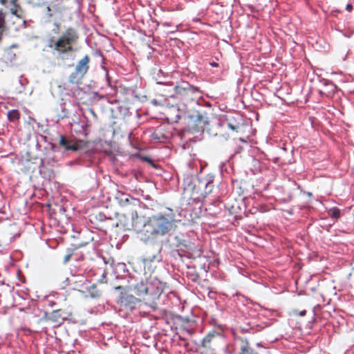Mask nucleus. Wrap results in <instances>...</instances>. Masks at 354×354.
<instances>
[{"label": "nucleus", "mask_w": 354, "mask_h": 354, "mask_svg": "<svg viewBox=\"0 0 354 354\" xmlns=\"http://www.w3.org/2000/svg\"><path fill=\"white\" fill-rule=\"evenodd\" d=\"M132 290L151 308H156V301L159 299L163 290L161 281L156 277L150 276L141 279L132 286Z\"/></svg>", "instance_id": "1"}, {"label": "nucleus", "mask_w": 354, "mask_h": 354, "mask_svg": "<svg viewBox=\"0 0 354 354\" xmlns=\"http://www.w3.org/2000/svg\"><path fill=\"white\" fill-rule=\"evenodd\" d=\"M214 176L208 174L203 178H196L193 174H185L183 185L184 189L192 192L194 201L200 203L212 193L214 185Z\"/></svg>", "instance_id": "2"}, {"label": "nucleus", "mask_w": 354, "mask_h": 354, "mask_svg": "<svg viewBox=\"0 0 354 354\" xmlns=\"http://www.w3.org/2000/svg\"><path fill=\"white\" fill-rule=\"evenodd\" d=\"M175 221L173 209L166 207L163 211L150 216L144 225L143 230L149 236H163L169 232Z\"/></svg>", "instance_id": "3"}, {"label": "nucleus", "mask_w": 354, "mask_h": 354, "mask_svg": "<svg viewBox=\"0 0 354 354\" xmlns=\"http://www.w3.org/2000/svg\"><path fill=\"white\" fill-rule=\"evenodd\" d=\"M174 97L181 101L185 106L194 102L198 104V100L202 97V91L188 82L178 83L174 87Z\"/></svg>", "instance_id": "4"}, {"label": "nucleus", "mask_w": 354, "mask_h": 354, "mask_svg": "<svg viewBox=\"0 0 354 354\" xmlns=\"http://www.w3.org/2000/svg\"><path fill=\"white\" fill-rule=\"evenodd\" d=\"M78 35L73 28H68L55 41V51L58 56L73 51V44L77 41Z\"/></svg>", "instance_id": "5"}, {"label": "nucleus", "mask_w": 354, "mask_h": 354, "mask_svg": "<svg viewBox=\"0 0 354 354\" xmlns=\"http://www.w3.org/2000/svg\"><path fill=\"white\" fill-rule=\"evenodd\" d=\"M242 118L238 113L221 115L218 118L216 126L220 129H229L238 132L241 127Z\"/></svg>", "instance_id": "6"}, {"label": "nucleus", "mask_w": 354, "mask_h": 354, "mask_svg": "<svg viewBox=\"0 0 354 354\" xmlns=\"http://www.w3.org/2000/svg\"><path fill=\"white\" fill-rule=\"evenodd\" d=\"M115 289L118 290H123L124 288L119 286L115 287ZM140 302V299L136 298L133 295L127 294L123 291L120 292V298L118 301L121 310H125L127 313H132L138 308Z\"/></svg>", "instance_id": "7"}, {"label": "nucleus", "mask_w": 354, "mask_h": 354, "mask_svg": "<svg viewBox=\"0 0 354 354\" xmlns=\"http://www.w3.org/2000/svg\"><path fill=\"white\" fill-rule=\"evenodd\" d=\"M90 57L88 55L84 56L77 64L75 71L69 76V82L72 84H77L89 69Z\"/></svg>", "instance_id": "8"}, {"label": "nucleus", "mask_w": 354, "mask_h": 354, "mask_svg": "<svg viewBox=\"0 0 354 354\" xmlns=\"http://www.w3.org/2000/svg\"><path fill=\"white\" fill-rule=\"evenodd\" d=\"M115 200L118 203L124 207H145V205L143 204L138 198L131 196L129 194L118 191L115 196Z\"/></svg>", "instance_id": "9"}, {"label": "nucleus", "mask_w": 354, "mask_h": 354, "mask_svg": "<svg viewBox=\"0 0 354 354\" xmlns=\"http://www.w3.org/2000/svg\"><path fill=\"white\" fill-rule=\"evenodd\" d=\"M59 147L66 151H77L81 147L78 142L63 135L59 136Z\"/></svg>", "instance_id": "10"}, {"label": "nucleus", "mask_w": 354, "mask_h": 354, "mask_svg": "<svg viewBox=\"0 0 354 354\" xmlns=\"http://www.w3.org/2000/svg\"><path fill=\"white\" fill-rule=\"evenodd\" d=\"M165 126L157 127L151 133V139L158 142H166L169 141L171 138V133L169 131L165 132Z\"/></svg>", "instance_id": "11"}, {"label": "nucleus", "mask_w": 354, "mask_h": 354, "mask_svg": "<svg viewBox=\"0 0 354 354\" xmlns=\"http://www.w3.org/2000/svg\"><path fill=\"white\" fill-rule=\"evenodd\" d=\"M322 82L324 88L322 90L319 91L320 95H325L328 97H332L337 89V86L332 82L327 80H323Z\"/></svg>", "instance_id": "12"}, {"label": "nucleus", "mask_w": 354, "mask_h": 354, "mask_svg": "<svg viewBox=\"0 0 354 354\" xmlns=\"http://www.w3.org/2000/svg\"><path fill=\"white\" fill-rule=\"evenodd\" d=\"M112 270L115 279H123L128 272L126 264L124 263H118L113 266Z\"/></svg>", "instance_id": "13"}, {"label": "nucleus", "mask_w": 354, "mask_h": 354, "mask_svg": "<svg viewBox=\"0 0 354 354\" xmlns=\"http://www.w3.org/2000/svg\"><path fill=\"white\" fill-rule=\"evenodd\" d=\"M66 285H74L73 288L84 286L87 283V280L84 276H72L71 279L66 278Z\"/></svg>", "instance_id": "14"}, {"label": "nucleus", "mask_w": 354, "mask_h": 354, "mask_svg": "<svg viewBox=\"0 0 354 354\" xmlns=\"http://www.w3.org/2000/svg\"><path fill=\"white\" fill-rule=\"evenodd\" d=\"M191 118H195V120L198 122L201 128H204L209 124V117L205 112H198L196 115L190 116Z\"/></svg>", "instance_id": "15"}, {"label": "nucleus", "mask_w": 354, "mask_h": 354, "mask_svg": "<svg viewBox=\"0 0 354 354\" xmlns=\"http://www.w3.org/2000/svg\"><path fill=\"white\" fill-rule=\"evenodd\" d=\"M265 168V165L259 160L252 158L251 161L250 171L253 174L261 173Z\"/></svg>", "instance_id": "16"}, {"label": "nucleus", "mask_w": 354, "mask_h": 354, "mask_svg": "<svg viewBox=\"0 0 354 354\" xmlns=\"http://www.w3.org/2000/svg\"><path fill=\"white\" fill-rule=\"evenodd\" d=\"M84 287L86 290V292L91 298H97L100 297L101 293L98 290L95 285L91 284L89 282H87Z\"/></svg>", "instance_id": "17"}, {"label": "nucleus", "mask_w": 354, "mask_h": 354, "mask_svg": "<svg viewBox=\"0 0 354 354\" xmlns=\"http://www.w3.org/2000/svg\"><path fill=\"white\" fill-rule=\"evenodd\" d=\"M20 118V113L18 110L12 109L8 112V120L10 122H15Z\"/></svg>", "instance_id": "18"}, {"label": "nucleus", "mask_w": 354, "mask_h": 354, "mask_svg": "<svg viewBox=\"0 0 354 354\" xmlns=\"http://www.w3.org/2000/svg\"><path fill=\"white\" fill-rule=\"evenodd\" d=\"M328 213L330 218H334L335 220L338 219L340 217V209L337 207L330 208L328 210Z\"/></svg>", "instance_id": "19"}, {"label": "nucleus", "mask_w": 354, "mask_h": 354, "mask_svg": "<svg viewBox=\"0 0 354 354\" xmlns=\"http://www.w3.org/2000/svg\"><path fill=\"white\" fill-rule=\"evenodd\" d=\"M10 11L12 15H16L17 17H20L19 14V10H21L19 6L17 4V2H15L14 3H10Z\"/></svg>", "instance_id": "20"}, {"label": "nucleus", "mask_w": 354, "mask_h": 354, "mask_svg": "<svg viewBox=\"0 0 354 354\" xmlns=\"http://www.w3.org/2000/svg\"><path fill=\"white\" fill-rule=\"evenodd\" d=\"M4 23H5V15L2 12L0 11V41L1 40Z\"/></svg>", "instance_id": "21"}, {"label": "nucleus", "mask_w": 354, "mask_h": 354, "mask_svg": "<svg viewBox=\"0 0 354 354\" xmlns=\"http://www.w3.org/2000/svg\"><path fill=\"white\" fill-rule=\"evenodd\" d=\"M101 68L105 72V78H106V82L107 83V85L109 86H110L111 88H112L111 77H110V76L109 75L108 69L104 66H101Z\"/></svg>", "instance_id": "22"}, {"label": "nucleus", "mask_w": 354, "mask_h": 354, "mask_svg": "<svg viewBox=\"0 0 354 354\" xmlns=\"http://www.w3.org/2000/svg\"><path fill=\"white\" fill-rule=\"evenodd\" d=\"M94 55L95 57H100V59H101V64H102L101 66H104L106 64V62H105L106 59H105L104 56L103 55L102 53L101 52V50H95L94 52Z\"/></svg>", "instance_id": "23"}, {"label": "nucleus", "mask_w": 354, "mask_h": 354, "mask_svg": "<svg viewBox=\"0 0 354 354\" xmlns=\"http://www.w3.org/2000/svg\"><path fill=\"white\" fill-rule=\"evenodd\" d=\"M55 41L56 40H54L53 38H50L49 40H48V44H47V46L50 48H51L53 50V52L55 53L56 52L55 51V46H54V44H55Z\"/></svg>", "instance_id": "24"}, {"label": "nucleus", "mask_w": 354, "mask_h": 354, "mask_svg": "<svg viewBox=\"0 0 354 354\" xmlns=\"http://www.w3.org/2000/svg\"><path fill=\"white\" fill-rule=\"evenodd\" d=\"M129 209L131 211V219L133 221L134 219L138 218V215L137 213L136 207H132V208L129 207Z\"/></svg>", "instance_id": "25"}, {"label": "nucleus", "mask_w": 354, "mask_h": 354, "mask_svg": "<svg viewBox=\"0 0 354 354\" xmlns=\"http://www.w3.org/2000/svg\"><path fill=\"white\" fill-rule=\"evenodd\" d=\"M28 82L26 78L24 77L22 75L20 76V77L19 79V83L21 86L22 88H25V87L27 85Z\"/></svg>", "instance_id": "26"}, {"label": "nucleus", "mask_w": 354, "mask_h": 354, "mask_svg": "<svg viewBox=\"0 0 354 354\" xmlns=\"http://www.w3.org/2000/svg\"><path fill=\"white\" fill-rule=\"evenodd\" d=\"M51 316L53 318H54L56 321H58V319L59 318H61V314H60V310H54L52 314H51Z\"/></svg>", "instance_id": "27"}, {"label": "nucleus", "mask_w": 354, "mask_h": 354, "mask_svg": "<svg viewBox=\"0 0 354 354\" xmlns=\"http://www.w3.org/2000/svg\"><path fill=\"white\" fill-rule=\"evenodd\" d=\"M17 0H0V3L5 6H8L7 4L8 3H14L15 2H17Z\"/></svg>", "instance_id": "28"}, {"label": "nucleus", "mask_w": 354, "mask_h": 354, "mask_svg": "<svg viewBox=\"0 0 354 354\" xmlns=\"http://www.w3.org/2000/svg\"><path fill=\"white\" fill-rule=\"evenodd\" d=\"M241 351H242V354H245L247 353H248V346H241Z\"/></svg>", "instance_id": "29"}, {"label": "nucleus", "mask_w": 354, "mask_h": 354, "mask_svg": "<svg viewBox=\"0 0 354 354\" xmlns=\"http://www.w3.org/2000/svg\"><path fill=\"white\" fill-rule=\"evenodd\" d=\"M353 9V5L351 3H348L346 6V10L348 12H351Z\"/></svg>", "instance_id": "30"}, {"label": "nucleus", "mask_w": 354, "mask_h": 354, "mask_svg": "<svg viewBox=\"0 0 354 354\" xmlns=\"http://www.w3.org/2000/svg\"><path fill=\"white\" fill-rule=\"evenodd\" d=\"M209 65L212 67H218V64L215 62H209Z\"/></svg>", "instance_id": "31"}, {"label": "nucleus", "mask_w": 354, "mask_h": 354, "mask_svg": "<svg viewBox=\"0 0 354 354\" xmlns=\"http://www.w3.org/2000/svg\"><path fill=\"white\" fill-rule=\"evenodd\" d=\"M306 310H301L299 313V316H304V315H306Z\"/></svg>", "instance_id": "32"}, {"label": "nucleus", "mask_w": 354, "mask_h": 354, "mask_svg": "<svg viewBox=\"0 0 354 354\" xmlns=\"http://www.w3.org/2000/svg\"><path fill=\"white\" fill-rule=\"evenodd\" d=\"M46 11H48V17H51L52 16V14L50 13V8L49 6H47L46 7Z\"/></svg>", "instance_id": "33"}, {"label": "nucleus", "mask_w": 354, "mask_h": 354, "mask_svg": "<svg viewBox=\"0 0 354 354\" xmlns=\"http://www.w3.org/2000/svg\"><path fill=\"white\" fill-rule=\"evenodd\" d=\"M221 136L223 137V138L225 140H227L229 138V137H230L229 134H226V133L225 134H222Z\"/></svg>", "instance_id": "34"}, {"label": "nucleus", "mask_w": 354, "mask_h": 354, "mask_svg": "<svg viewBox=\"0 0 354 354\" xmlns=\"http://www.w3.org/2000/svg\"><path fill=\"white\" fill-rule=\"evenodd\" d=\"M279 158H277V157H276V158H274L272 159V161H273L274 163H277V162H278V161H279Z\"/></svg>", "instance_id": "35"}, {"label": "nucleus", "mask_w": 354, "mask_h": 354, "mask_svg": "<svg viewBox=\"0 0 354 354\" xmlns=\"http://www.w3.org/2000/svg\"><path fill=\"white\" fill-rule=\"evenodd\" d=\"M205 341L209 342L210 341V338L208 336L205 337L203 339V342H205Z\"/></svg>", "instance_id": "36"}, {"label": "nucleus", "mask_w": 354, "mask_h": 354, "mask_svg": "<svg viewBox=\"0 0 354 354\" xmlns=\"http://www.w3.org/2000/svg\"><path fill=\"white\" fill-rule=\"evenodd\" d=\"M162 26H169V23H167V22H165V23H163V24H162Z\"/></svg>", "instance_id": "37"}, {"label": "nucleus", "mask_w": 354, "mask_h": 354, "mask_svg": "<svg viewBox=\"0 0 354 354\" xmlns=\"http://www.w3.org/2000/svg\"><path fill=\"white\" fill-rule=\"evenodd\" d=\"M145 198L147 200H150L151 199V198H150V196L149 195H147Z\"/></svg>", "instance_id": "38"}, {"label": "nucleus", "mask_w": 354, "mask_h": 354, "mask_svg": "<svg viewBox=\"0 0 354 354\" xmlns=\"http://www.w3.org/2000/svg\"><path fill=\"white\" fill-rule=\"evenodd\" d=\"M307 195L309 196H312V193L311 192H307Z\"/></svg>", "instance_id": "39"}, {"label": "nucleus", "mask_w": 354, "mask_h": 354, "mask_svg": "<svg viewBox=\"0 0 354 354\" xmlns=\"http://www.w3.org/2000/svg\"><path fill=\"white\" fill-rule=\"evenodd\" d=\"M68 259H69V256H68V257H66V261H67L68 260Z\"/></svg>", "instance_id": "40"}, {"label": "nucleus", "mask_w": 354, "mask_h": 354, "mask_svg": "<svg viewBox=\"0 0 354 354\" xmlns=\"http://www.w3.org/2000/svg\"><path fill=\"white\" fill-rule=\"evenodd\" d=\"M217 203H219V201H215L214 205H216Z\"/></svg>", "instance_id": "41"}]
</instances>
